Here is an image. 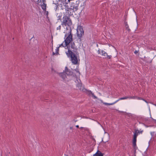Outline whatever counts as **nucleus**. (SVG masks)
Returning <instances> with one entry per match:
<instances>
[{
  "instance_id": "14",
  "label": "nucleus",
  "mask_w": 156,
  "mask_h": 156,
  "mask_svg": "<svg viewBox=\"0 0 156 156\" xmlns=\"http://www.w3.org/2000/svg\"><path fill=\"white\" fill-rule=\"evenodd\" d=\"M88 94L89 96L92 95V97H93L94 99H97V97L95 96L94 94L91 91H88Z\"/></svg>"
},
{
  "instance_id": "31",
  "label": "nucleus",
  "mask_w": 156,
  "mask_h": 156,
  "mask_svg": "<svg viewBox=\"0 0 156 156\" xmlns=\"http://www.w3.org/2000/svg\"><path fill=\"white\" fill-rule=\"evenodd\" d=\"M47 14H48V12L47 11Z\"/></svg>"
},
{
  "instance_id": "6",
  "label": "nucleus",
  "mask_w": 156,
  "mask_h": 156,
  "mask_svg": "<svg viewBox=\"0 0 156 156\" xmlns=\"http://www.w3.org/2000/svg\"><path fill=\"white\" fill-rule=\"evenodd\" d=\"M65 9L66 10V14L69 16L73 15V12H74L71 8H69V6L67 5H65Z\"/></svg>"
},
{
  "instance_id": "29",
  "label": "nucleus",
  "mask_w": 156,
  "mask_h": 156,
  "mask_svg": "<svg viewBox=\"0 0 156 156\" xmlns=\"http://www.w3.org/2000/svg\"><path fill=\"white\" fill-rule=\"evenodd\" d=\"M72 128H73V127H70V129H72Z\"/></svg>"
},
{
  "instance_id": "18",
  "label": "nucleus",
  "mask_w": 156,
  "mask_h": 156,
  "mask_svg": "<svg viewBox=\"0 0 156 156\" xmlns=\"http://www.w3.org/2000/svg\"><path fill=\"white\" fill-rule=\"evenodd\" d=\"M136 138H133V144L134 147L136 146Z\"/></svg>"
},
{
  "instance_id": "23",
  "label": "nucleus",
  "mask_w": 156,
  "mask_h": 156,
  "mask_svg": "<svg viewBox=\"0 0 156 156\" xmlns=\"http://www.w3.org/2000/svg\"><path fill=\"white\" fill-rule=\"evenodd\" d=\"M135 131L138 134H140V133L142 134L143 131V130H140V131H139L138 129H135Z\"/></svg>"
},
{
  "instance_id": "25",
  "label": "nucleus",
  "mask_w": 156,
  "mask_h": 156,
  "mask_svg": "<svg viewBox=\"0 0 156 156\" xmlns=\"http://www.w3.org/2000/svg\"><path fill=\"white\" fill-rule=\"evenodd\" d=\"M98 54H101V53L102 54L101 51V50L100 49H99L98 50Z\"/></svg>"
},
{
  "instance_id": "9",
  "label": "nucleus",
  "mask_w": 156,
  "mask_h": 156,
  "mask_svg": "<svg viewBox=\"0 0 156 156\" xmlns=\"http://www.w3.org/2000/svg\"><path fill=\"white\" fill-rule=\"evenodd\" d=\"M59 75L63 79H65L66 77V75H67L65 70L63 71V72L59 73Z\"/></svg>"
},
{
  "instance_id": "27",
  "label": "nucleus",
  "mask_w": 156,
  "mask_h": 156,
  "mask_svg": "<svg viewBox=\"0 0 156 156\" xmlns=\"http://www.w3.org/2000/svg\"><path fill=\"white\" fill-rule=\"evenodd\" d=\"M45 1V0H42V2L43 3H44Z\"/></svg>"
},
{
  "instance_id": "5",
  "label": "nucleus",
  "mask_w": 156,
  "mask_h": 156,
  "mask_svg": "<svg viewBox=\"0 0 156 156\" xmlns=\"http://www.w3.org/2000/svg\"><path fill=\"white\" fill-rule=\"evenodd\" d=\"M84 31L81 26H78L77 29V36L78 38L81 41V38L84 35Z\"/></svg>"
},
{
  "instance_id": "20",
  "label": "nucleus",
  "mask_w": 156,
  "mask_h": 156,
  "mask_svg": "<svg viewBox=\"0 0 156 156\" xmlns=\"http://www.w3.org/2000/svg\"><path fill=\"white\" fill-rule=\"evenodd\" d=\"M132 97H134V98H132V99H137L138 100H144V99L140 98V97H137V96H132Z\"/></svg>"
},
{
  "instance_id": "12",
  "label": "nucleus",
  "mask_w": 156,
  "mask_h": 156,
  "mask_svg": "<svg viewBox=\"0 0 156 156\" xmlns=\"http://www.w3.org/2000/svg\"><path fill=\"white\" fill-rule=\"evenodd\" d=\"M132 98H134V97H132V96H126L125 97H122L119 98V99L116 101H117V102L119 101L120 100H124V99H126L128 98L129 99H132Z\"/></svg>"
},
{
  "instance_id": "11",
  "label": "nucleus",
  "mask_w": 156,
  "mask_h": 156,
  "mask_svg": "<svg viewBox=\"0 0 156 156\" xmlns=\"http://www.w3.org/2000/svg\"><path fill=\"white\" fill-rule=\"evenodd\" d=\"M64 70L67 75H71L73 73L71 71L68 70V68L66 66L65 67Z\"/></svg>"
},
{
  "instance_id": "7",
  "label": "nucleus",
  "mask_w": 156,
  "mask_h": 156,
  "mask_svg": "<svg viewBox=\"0 0 156 156\" xmlns=\"http://www.w3.org/2000/svg\"><path fill=\"white\" fill-rule=\"evenodd\" d=\"M78 4L77 3V2H75L72 3L71 4L70 7L75 12L76 11L78 10Z\"/></svg>"
},
{
  "instance_id": "16",
  "label": "nucleus",
  "mask_w": 156,
  "mask_h": 156,
  "mask_svg": "<svg viewBox=\"0 0 156 156\" xmlns=\"http://www.w3.org/2000/svg\"><path fill=\"white\" fill-rule=\"evenodd\" d=\"M41 7L44 11H46V4L44 3H43V4L41 5Z\"/></svg>"
},
{
  "instance_id": "2",
  "label": "nucleus",
  "mask_w": 156,
  "mask_h": 156,
  "mask_svg": "<svg viewBox=\"0 0 156 156\" xmlns=\"http://www.w3.org/2000/svg\"><path fill=\"white\" fill-rule=\"evenodd\" d=\"M62 21L61 22V25L63 26H70L72 24V22L70 17L67 15H65L62 18Z\"/></svg>"
},
{
  "instance_id": "17",
  "label": "nucleus",
  "mask_w": 156,
  "mask_h": 156,
  "mask_svg": "<svg viewBox=\"0 0 156 156\" xmlns=\"http://www.w3.org/2000/svg\"><path fill=\"white\" fill-rule=\"evenodd\" d=\"M125 24L126 30H128V32H130V29L129 28V26L128 25L127 22H125Z\"/></svg>"
},
{
  "instance_id": "19",
  "label": "nucleus",
  "mask_w": 156,
  "mask_h": 156,
  "mask_svg": "<svg viewBox=\"0 0 156 156\" xmlns=\"http://www.w3.org/2000/svg\"><path fill=\"white\" fill-rule=\"evenodd\" d=\"M59 47H58L56 48L55 49V53L54 52H53V55H57L58 54V51H59Z\"/></svg>"
},
{
  "instance_id": "3",
  "label": "nucleus",
  "mask_w": 156,
  "mask_h": 156,
  "mask_svg": "<svg viewBox=\"0 0 156 156\" xmlns=\"http://www.w3.org/2000/svg\"><path fill=\"white\" fill-rule=\"evenodd\" d=\"M67 34H66L65 35V37H66V39L64 41V42L66 43V44L69 45V44L71 42H72L73 39V34L71 33V29L70 28L69 30V34H68V36H67Z\"/></svg>"
},
{
  "instance_id": "30",
  "label": "nucleus",
  "mask_w": 156,
  "mask_h": 156,
  "mask_svg": "<svg viewBox=\"0 0 156 156\" xmlns=\"http://www.w3.org/2000/svg\"><path fill=\"white\" fill-rule=\"evenodd\" d=\"M144 101L147 103V101L146 100H144Z\"/></svg>"
},
{
  "instance_id": "22",
  "label": "nucleus",
  "mask_w": 156,
  "mask_h": 156,
  "mask_svg": "<svg viewBox=\"0 0 156 156\" xmlns=\"http://www.w3.org/2000/svg\"><path fill=\"white\" fill-rule=\"evenodd\" d=\"M116 102H117V101H116L115 102H113V103H104V104L106 105H112L114 104Z\"/></svg>"
},
{
  "instance_id": "8",
  "label": "nucleus",
  "mask_w": 156,
  "mask_h": 156,
  "mask_svg": "<svg viewBox=\"0 0 156 156\" xmlns=\"http://www.w3.org/2000/svg\"><path fill=\"white\" fill-rule=\"evenodd\" d=\"M101 52L102 53V55L104 56L105 58H107L108 59H111V58L112 57L111 55H108L107 54V53L103 50H102L101 51Z\"/></svg>"
},
{
  "instance_id": "4",
  "label": "nucleus",
  "mask_w": 156,
  "mask_h": 156,
  "mask_svg": "<svg viewBox=\"0 0 156 156\" xmlns=\"http://www.w3.org/2000/svg\"><path fill=\"white\" fill-rule=\"evenodd\" d=\"M69 46L67 47L68 51L69 50L73 52H78V49L74 42H71L69 44Z\"/></svg>"
},
{
  "instance_id": "28",
  "label": "nucleus",
  "mask_w": 156,
  "mask_h": 156,
  "mask_svg": "<svg viewBox=\"0 0 156 156\" xmlns=\"http://www.w3.org/2000/svg\"><path fill=\"white\" fill-rule=\"evenodd\" d=\"M76 127L77 128H78L79 127V126L78 125L76 126Z\"/></svg>"
},
{
  "instance_id": "26",
  "label": "nucleus",
  "mask_w": 156,
  "mask_h": 156,
  "mask_svg": "<svg viewBox=\"0 0 156 156\" xmlns=\"http://www.w3.org/2000/svg\"><path fill=\"white\" fill-rule=\"evenodd\" d=\"M138 53V51H137L136 50L134 52V53L135 54H136L137 53Z\"/></svg>"
},
{
  "instance_id": "35",
  "label": "nucleus",
  "mask_w": 156,
  "mask_h": 156,
  "mask_svg": "<svg viewBox=\"0 0 156 156\" xmlns=\"http://www.w3.org/2000/svg\"><path fill=\"white\" fill-rule=\"evenodd\" d=\"M67 156H68V155H67Z\"/></svg>"
},
{
  "instance_id": "33",
  "label": "nucleus",
  "mask_w": 156,
  "mask_h": 156,
  "mask_svg": "<svg viewBox=\"0 0 156 156\" xmlns=\"http://www.w3.org/2000/svg\"><path fill=\"white\" fill-rule=\"evenodd\" d=\"M59 1H61L62 0H58Z\"/></svg>"
},
{
  "instance_id": "21",
  "label": "nucleus",
  "mask_w": 156,
  "mask_h": 156,
  "mask_svg": "<svg viewBox=\"0 0 156 156\" xmlns=\"http://www.w3.org/2000/svg\"><path fill=\"white\" fill-rule=\"evenodd\" d=\"M138 134L137 133L135 130L134 132V133L133 138H137Z\"/></svg>"
},
{
  "instance_id": "10",
  "label": "nucleus",
  "mask_w": 156,
  "mask_h": 156,
  "mask_svg": "<svg viewBox=\"0 0 156 156\" xmlns=\"http://www.w3.org/2000/svg\"><path fill=\"white\" fill-rule=\"evenodd\" d=\"M76 87L81 91H83L84 90V88L82 86V84L80 83H79L76 85Z\"/></svg>"
},
{
  "instance_id": "34",
  "label": "nucleus",
  "mask_w": 156,
  "mask_h": 156,
  "mask_svg": "<svg viewBox=\"0 0 156 156\" xmlns=\"http://www.w3.org/2000/svg\"><path fill=\"white\" fill-rule=\"evenodd\" d=\"M65 1H66V0H65Z\"/></svg>"
},
{
  "instance_id": "1",
  "label": "nucleus",
  "mask_w": 156,
  "mask_h": 156,
  "mask_svg": "<svg viewBox=\"0 0 156 156\" xmlns=\"http://www.w3.org/2000/svg\"><path fill=\"white\" fill-rule=\"evenodd\" d=\"M68 58H70L71 61L73 64L76 65L78 63V59L79 58V53L78 52H73L69 50L66 52Z\"/></svg>"
},
{
  "instance_id": "15",
  "label": "nucleus",
  "mask_w": 156,
  "mask_h": 156,
  "mask_svg": "<svg viewBox=\"0 0 156 156\" xmlns=\"http://www.w3.org/2000/svg\"><path fill=\"white\" fill-rule=\"evenodd\" d=\"M68 45L67 44H66V43L64 41L61 44H60L59 46V47H67Z\"/></svg>"
},
{
  "instance_id": "24",
  "label": "nucleus",
  "mask_w": 156,
  "mask_h": 156,
  "mask_svg": "<svg viewBox=\"0 0 156 156\" xmlns=\"http://www.w3.org/2000/svg\"><path fill=\"white\" fill-rule=\"evenodd\" d=\"M61 29V26L59 25L58 27H57L56 28V30H60Z\"/></svg>"
},
{
  "instance_id": "32",
  "label": "nucleus",
  "mask_w": 156,
  "mask_h": 156,
  "mask_svg": "<svg viewBox=\"0 0 156 156\" xmlns=\"http://www.w3.org/2000/svg\"><path fill=\"white\" fill-rule=\"evenodd\" d=\"M77 72H79V71H77Z\"/></svg>"
},
{
  "instance_id": "13",
  "label": "nucleus",
  "mask_w": 156,
  "mask_h": 156,
  "mask_svg": "<svg viewBox=\"0 0 156 156\" xmlns=\"http://www.w3.org/2000/svg\"><path fill=\"white\" fill-rule=\"evenodd\" d=\"M103 154L99 151H98L95 154L93 155L94 156H103Z\"/></svg>"
}]
</instances>
